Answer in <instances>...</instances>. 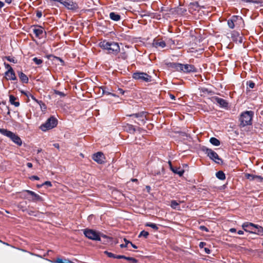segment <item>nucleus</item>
I'll list each match as a JSON object with an SVG mask.
<instances>
[{
	"instance_id": "obj_48",
	"label": "nucleus",
	"mask_w": 263,
	"mask_h": 263,
	"mask_svg": "<svg viewBox=\"0 0 263 263\" xmlns=\"http://www.w3.org/2000/svg\"><path fill=\"white\" fill-rule=\"evenodd\" d=\"M117 91L118 92V93L119 94H121L122 95H123L125 92L122 88H118Z\"/></svg>"
},
{
	"instance_id": "obj_25",
	"label": "nucleus",
	"mask_w": 263,
	"mask_h": 263,
	"mask_svg": "<svg viewBox=\"0 0 263 263\" xmlns=\"http://www.w3.org/2000/svg\"><path fill=\"white\" fill-rule=\"evenodd\" d=\"M17 99V98L13 95H11L9 96V101L10 103L14 105L15 107H18L20 105V102L18 101H15Z\"/></svg>"
},
{
	"instance_id": "obj_7",
	"label": "nucleus",
	"mask_w": 263,
	"mask_h": 263,
	"mask_svg": "<svg viewBox=\"0 0 263 263\" xmlns=\"http://www.w3.org/2000/svg\"><path fill=\"white\" fill-rule=\"evenodd\" d=\"M133 79L145 82H150L152 81V76L143 72H136L133 74Z\"/></svg>"
},
{
	"instance_id": "obj_61",
	"label": "nucleus",
	"mask_w": 263,
	"mask_h": 263,
	"mask_svg": "<svg viewBox=\"0 0 263 263\" xmlns=\"http://www.w3.org/2000/svg\"><path fill=\"white\" fill-rule=\"evenodd\" d=\"M101 237L105 238H108V237H107L106 235L100 233V238Z\"/></svg>"
},
{
	"instance_id": "obj_15",
	"label": "nucleus",
	"mask_w": 263,
	"mask_h": 263,
	"mask_svg": "<svg viewBox=\"0 0 263 263\" xmlns=\"http://www.w3.org/2000/svg\"><path fill=\"white\" fill-rule=\"evenodd\" d=\"M92 159L99 164H102L104 162V156L102 152H98L93 155Z\"/></svg>"
},
{
	"instance_id": "obj_43",
	"label": "nucleus",
	"mask_w": 263,
	"mask_h": 263,
	"mask_svg": "<svg viewBox=\"0 0 263 263\" xmlns=\"http://www.w3.org/2000/svg\"><path fill=\"white\" fill-rule=\"evenodd\" d=\"M104 253L106 254L108 257L116 258V254L111 252H109L107 251H105L104 252Z\"/></svg>"
},
{
	"instance_id": "obj_56",
	"label": "nucleus",
	"mask_w": 263,
	"mask_h": 263,
	"mask_svg": "<svg viewBox=\"0 0 263 263\" xmlns=\"http://www.w3.org/2000/svg\"><path fill=\"white\" fill-rule=\"evenodd\" d=\"M26 165L29 168H32V164L31 163H30V162L27 163Z\"/></svg>"
},
{
	"instance_id": "obj_60",
	"label": "nucleus",
	"mask_w": 263,
	"mask_h": 263,
	"mask_svg": "<svg viewBox=\"0 0 263 263\" xmlns=\"http://www.w3.org/2000/svg\"><path fill=\"white\" fill-rule=\"evenodd\" d=\"M170 97L172 100H175V96L173 94H170Z\"/></svg>"
},
{
	"instance_id": "obj_51",
	"label": "nucleus",
	"mask_w": 263,
	"mask_h": 263,
	"mask_svg": "<svg viewBox=\"0 0 263 263\" xmlns=\"http://www.w3.org/2000/svg\"><path fill=\"white\" fill-rule=\"evenodd\" d=\"M4 65L6 68L8 69H10V68H12L11 66L8 63H6V62L4 63Z\"/></svg>"
},
{
	"instance_id": "obj_64",
	"label": "nucleus",
	"mask_w": 263,
	"mask_h": 263,
	"mask_svg": "<svg viewBox=\"0 0 263 263\" xmlns=\"http://www.w3.org/2000/svg\"><path fill=\"white\" fill-rule=\"evenodd\" d=\"M237 233L239 234V235H242L243 234V231H241V230H239L238 232H237Z\"/></svg>"
},
{
	"instance_id": "obj_63",
	"label": "nucleus",
	"mask_w": 263,
	"mask_h": 263,
	"mask_svg": "<svg viewBox=\"0 0 263 263\" xmlns=\"http://www.w3.org/2000/svg\"><path fill=\"white\" fill-rule=\"evenodd\" d=\"M12 0H5V3L8 4H10L12 3Z\"/></svg>"
},
{
	"instance_id": "obj_39",
	"label": "nucleus",
	"mask_w": 263,
	"mask_h": 263,
	"mask_svg": "<svg viewBox=\"0 0 263 263\" xmlns=\"http://www.w3.org/2000/svg\"><path fill=\"white\" fill-rule=\"evenodd\" d=\"M246 84L250 88H254L255 86V84L251 80L247 81Z\"/></svg>"
},
{
	"instance_id": "obj_18",
	"label": "nucleus",
	"mask_w": 263,
	"mask_h": 263,
	"mask_svg": "<svg viewBox=\"0 0 263 263\" xmlns=\"http://www.w3.org/2000/svg\"><path fill=\"white\" fill-rule=\"evenodd\" d=\"M5 75L6 79L8 80H17L16 77L12 68H10V69H8L6 71Z\"/></svg>"
},
{
	"instance_id": "obj_26",
	"label": "nucleus",
	"mask_w": 263,
	"mask_h": 263,
	"mask_svg": "<svg viewBox=\"0 0 263 263\" xmlns=\"http://www.w3.org/2000/svg\"><path fill=\"white\" fill-rule=\"evenodd\" d=\"M125 130L130 134H134L136 130L134 126L132 124H127L124 127Z\"/></svg>"
},
{
	"instance_id": "obj_41",
	"label": "nucleus",
	"mask_w": 263,
	"mask_h": 263,
	"mask_svg": "<svg viewBox=\"0 0 263 263\" xmlns=\"http://www.w3.org/2000/svg\"><path fill=\"white\" fill-rule=\"evenodd\" d=\"M247 2H252L253 3L257 4H260V6H263V0H255V1L248 0V1H247Z\"/></svg>"
},
{
	"instance_id": "obj_6",
	"label": "nucleus",
	"mask_w": 263,
	"mask_h": 263,
	"mask_svg": "<svg viewBox=\"0 0 263 263\" xmlns=\"http://www.w3.org/2000/svg\"><path fill=\"white\" fill-rule=\"evenodd\" d=\"M84 234L89 239L100 241V232L92 229H86L84 230Z\"/></svg>"
},
{
	"instance_id": "obj_30",
	"label": "nucleus",
	"mask_w": 263,
	"mask_h": 263,
	"mask_svg": "<svg viewBox=\"0 0 263 263\" xmlns=\"http://www.w3.org/2000/svg\"><path fill=\"white\" fill-rule=\"evenodd\" d=\"M101 88L102 90V93L103 95H111V96H114V97H116V95L115 94L112 93L110 92L108 90V89L107 88V87L106 86H102L101 87Z\"/></svg>"
},
{
	"instance_id": "obj_28",
	"label": "nucleus",
	"mask_w": 263,
	"mask_h": 263,
	"mask_svg": "<svg viewBox=\"0 0 263 263\" xmlns=\"http://www.w3.org/2000/svg\"><path fill=\"white\" fill-rule=\"evenodd\" d=\"M216 176L221 180H223L226 178L225 174L222 171L217 172L216 174Z\"/></svg>"
},
{
	"instance_id": "obj_57",
	"label": "nucleus",
	"mask_w": 263,
	"mask_h": 263,
	"mask_svg": "<svg viewBox=\"0 0 263 263\" xmlns=\"http://www.w3.org/2000/svg\"><path fill=\"white\" fill-rule=\"evenodd\" d=\"M122 54H123V55L122 57V58L124 59V60L127 59V55L126 54V53L124 52V53H123Z\"/></svg>"
},
{
	"instance_id": "obj_32",
	"label": "nucleus",
	"mask_w": 263,
	"mask_h": 263,
	"mask_svg": "<svg viewBox=\"0 0 263 263\" xmlns=\"http://www.w3.org/2000/svg\"><path fill=\"white\" fill-rule=\"evenodd\" d=\"M171 206L174 209L180 210L179 203H178L176 200L171 201Z\"/></svg>"
},
{
	"instance_id": "obj_14",
	"label": "nucleus",
	"mask_w": 263,
	"mask_h": 263,
	"mask_svg": "<svg viewBox=\"0 0 263 263\" xmlns=\"http://www.w3.org/2000/svg\"><path fill=\"white\" fill-rule=\"evenodd\" d=\"M181 71L185 73L196 72L197 68L193 65L191 64H182L181 66Z\"/></svg>"
},
{
	"instance_id": "obj_23",
	"label": "nucleus",
	"mask_w": 263,
	"mask_h": 263,
	"mask_svg": "<svg viewBox=\"0 0 263 263\" xmlns=\"http://www.w3.org/2000/svg\"><path fill=\"white\" fill-rule=\"evenodd\" d=\"M168 65H169L170 67L174 68L177 71H181V69H182V64L177 63H170L168 64Z\"/></svg>"
},
{
	"instance_id": "obj_42",
	"label": "nucleus",
	"mask_w": 263,
	"mask_h": 263,
	"mask_svg": "<svg viewBox=\"0 0 263 263\" xmlns=\"http://www.w3.org/2000/svg\"><path fill=\"white\" fill-rule=\"evenodd\" d=\"M125 259L130 261L132 263H137L138 260L135 259V258L132 257H125Z\"/></svg>"
},
{
	"instance_id": "obj_50",
	"label": "nucleus",
	"mask_w": 263,
	"mask_h": 263,
	"mask_svg": "<svg viewBox=\"0 0 263 263\" xmlns=\"http://www.w3.org/2000/svg\"><path fill=\"white\" fill-rule=\"evenodd\" d=\"M30 179L31 180H38L40 179L39 177L37 176H35V175H33V176H32Z\"/></svg>"
},
{
	"instance_id": "obj_31",
	"label": "nucleus",
	"mask_w": 263,
	"mask_h": 263,
	"mask_svg": "<svg viewBox=\"0 0 263 263\" xmlns=\"http://www.w3.org/2000/svg\"><path fill=\"white\" fill-rule=\"evenodd\" d=\"M51 57H52L53 59H55L61 63V65L64 66L65 65L64 61L60 57H56L55 55H53L52 54H50L47 56L48 59H50Z\"/></svg>"
},
{
	"instance_id": "obj_4",
	"label": "nucleus",
	"mask_w": 263,
	"mask_h": 263,
	"mask_svg": "<svg viewBox=\"0 0 263 263\" xmlns=\"http://www.w3.org/2000/svg\"><path fill=\"white\" fill-rule=\"evenodd\" d=\"M0 133L4 136L9 138L14 143L18 146L22 144V141L20 137L14 133L5 128H0Z\"/></svg>"
},
{
	"instance_id": "obj_58",
	"label": "nucleus",
	"mask_w": 263,
	"mask_h": 263,
	"mask_svg": "<svg viewBox=\"0 0 263 263\" xmlns=\"http://www.w3.org/2000/svg\"><path fill=\"white\" fill-rule=\"evenodd\" d=\"M53 146L58 149H59L60 148V145H59V143H54L53 144Z\"/></svg>"
},
{
	"instance_id": "obj_8",
	"label": "nucleus",
	"mask_w": 263,
	"mask_h": 263,
	"mask_svg": "<svg viewBox=\"0 0 263 263\" xmlns=\"http://www.w3.org/2000/svg\"><path fill=\"white\" fill-rule=\"evenodd\" d=\"M248 225H250L252 227L257 229V231H249L250 233L255 234L259 235H263V227L253 223L252 222H246L243 223L242 225V228H245L247 227Z\"/></svg>"
},
{
	"instance_id": "obj_5",
	"label": "nucleus",
	"mask_w": 263,
	"mask_h": 263,
	"mask_svg": "<svg viewBox=\"0 0 263 263\" xmlns=\"http://www.w3.org/2000/svg\"><path fill=\"white\" fill-rule=\"evenodd\" d=\"M58 121L56 118L51 116L45 123L42 124L40 128L43 132H46L57 126Z\"/></svg>"
},
{
	"instance_id": "obj_54",
	"label": "nucleus",
	"mask_w": 263,
	"mask_h": 263,
	"mask_svg": "<svg viewBox=\"0 0 263 263\" xmlns=\"http://www.w3.org/2000/svg\"><path fill=\"white\" fill-rule=\"evenodd\" d=\"M204 251L206 254H210L211 253V250L208 248H205Z\"/></svg>"
},
{
	"instance_id": "obj_38",
	"label": "nucleus",
	"mask_w": 263,
	"mask_h": 263,
	"mask_svg": "<svg viewBox=\"0 0 263 263\" xmlns=\"http://www.w3.org/2000/svg\"><path fill=\"white\" fill-rule=\"evenodd\" d=\"M32 61L36 64V65H40L43 63V61L42 59H38L36 57L32 59Z\"/></svg>"
},
{
	"instance_id": "obj_19",
	"label": "nucleus",
	"mask_w": 263,
	"mask_h": 263,
	"mask_svg": "<svg viewBox=\"0 0 263 263\" xmlns=\"http://www.w3.org/2000/svg\"><path fill=\"white\" fill-rule=\"evenodd\" d=\"M171 169L173 173L179 175V176H182L184 172V171L181 167H173L171 163L170 162Z\"/></svg>"
},
{
	"instance_id": "obj_35",
	"label": "nucleus",
	"mask_w": 263,
	"mask_h": 263,
	"mask_svg": "<svg viewBox=\"0 0 263 263\" xmlns=\"http://www.w3.org/2000/svg\"><path fill=\"white\" fill-rule=\"evenodd\" d=\"M148 235L149 233L148 232L143 230L140 233L138 237H140L143 236L144 238H146L148 237Z\"/></svg>"
},
{
	"instance_id": "obj_21",
	"label": "nucleus",
	"mask_w": 263,
	"mask_h": 263,
	"mask_svg": "<svg viewBox=\"0 0 263 263\" xmlns=\"http://www.w3.org/2000/svg\"><path fill=\"white\" fill-rule=\"evenodd\" d=\"M245 176L246 179L250 181H253L255 180V178H259L260 180L262 179V177L261 176L255 175L249 173H246Z\"/></svg>"
},
{
	"instance_id": "obj_47",
	"label": "nucleus",
	"mask_w": 263,
	"mask_h": 263,
	"mask_svg": "<svg viewBox=\"0 0 263 263\" xmlns=\"http://www.w3.org/2000/svg\"><path fill=\"white\" fill-rule=\"evenodd\" d=\"M36 16L38 18H41L42 16V12L41 11L37 10L36 11Z\"/></svg>"
},
{
	"instance_id": "obj_55",
	"label": "nucleus",
	"mask_w": 263,
	"mask_h": 263,
	"mask_svg": "<svg viewBox=\"0 0 263 263\" xmlns=\"http://www.w3.org/2000/svg\"><path fill=\"white\" fill-rule=\"evenodd\" d=\"M4 6H5V3L3 2L0 1V9H2V8H3L4 7Z\"/></svg>"
},
{
	"instance_id": "obj_49",
	"label": "nucleus",
	"mask_w": 263,
	"mask_h": 263,
	"mask_svg": "<svg viewBox=\"0 0 263 263\" xmlns=\"http://www.w3.org/2000/svg\"><path fill=\"white\" fill-rule=\"evenodd\" d=\"M125 256L121 255H116V258L117 259H125Z\"/></svg>"
},
{
	"instance_id": "obj_9",
	"label": "nucleus",
	"mask_w": 263,
	"mask_h": 263,
	"mask_svg": "<svg viewBox=\"0 0 263 263\" xmlns=\"http://www.w3.org/2000/svg\"><path fill=\"white\" fill-rule=\"evenodd\" d=\"M61 4L63 5L68 10L75 11L79 9L78 4L71 0H63Z\"/></svg>"
},
{
	"instance_id": "obj_27",
	"label": "nucleus",
	"mask_w": 263,
	"mask_h": 263,
	"mask_svg": "<svg viewBox=\"0 0 263 263\" xmlns=\"http://www.w3.org/2000/svg\"><path fill=\"white\" fill-rule=\"evenodd\" d=\"M231 37L234 41H237L238 40V37L240 39L239 40V42H241V37L239 36V33L237 31H234L232 32L231 34Z\"/></svg>"
},
{
	"instance_id": "obj_34",
	"label": "nucleus",
	"mask_w": 263,
	"mask_h": 263,
	"mask_svg": "<svg viewBox=\"0 0 263 263\" xmlns=\"http://www.w3.org/2000/svg\"><path fill=\"white\" fill-rule=\"evenodd\" d=\"M4 58L10 62H12L14 64L17 63V60L14 57H11L10 56H6L4 57Z\"/></svg>"
},
{
	"instance_id": "obj_16",
	"label": "nucleus",
	"mask_w": 263,
	"mask_h": 263,
	"mask_svg": "<svg viewBox=\"0 0 263 263\" xmlns=\"http://www.w3.org/2000/svg\"><path fill=\"white\" fill-rule=\"evenodd\" d=\"M213 99L214 100L215 102L218 103L221 107L224 108H227L228 107L229 103L226 100L218 97H214Z\"/></svg>"
},
{
	"instance_id": "obj_36",
	"label": "nucleus",
	"mask_w": 263,
	"mask_h": 263,
	"mask_svg": "<svg viewBox=\"0 0 263 263\" xmlns=\"http://www.w3.org/2000/svg\"><path fill=\"white\" fill-rule=\"evenodd\" d=\"M39 103L40 104L39 105L40 106L41 109L42 111H45L47 109L46 104L42 101H40Z\"/></svg>"
},
{
	"instance_id": "obj_37",
	"label": "nucleus",
	"mask_w": 263,
	"mask_h": 263,
	"mask_svg": "<svg viewBox=\"0 0 263 263\" xmlns=\"http://www.w3.org/2000/svg\"><path fill=\"white\" fill-rule=\"evenodd\" d=\"M69 259H63L60 258H57V259L54 261V262L55 263H68L67 261H68Z\"/></svg>"
},
{
	"instance_id": "obj_20",
	"label": "nucleus",
	"mask_w": 263,
	"mask_h": 263,
	"mask_svg": "<svg viewBox=\"0 0 263 263\" xmlns=\"http://www.w3.org/2000/svg\"><path fill=\"white\" fill-rule=\"evenodd\" d=\"M18 77L21 81V82L23 83H28V78L27 76L22 71H18Z\"/></svg>"
},
{
	"instance_id": "obj_17",
	"label": "nucleus",
	"mask_w": 263,
	"mask_h": 263,
	"mask_svg": "<svg viewBox=\"0 0 263 263\" xmlns=\"http://www.w3.org/2000/svg\"><path fill=\"white\" fill-rule=\"evenodd\" d=\"M23 192H26L29 195H31L32 197V200L34 202L43 201V198L41 196L32 191L26 190H24Z\"/></svg>"
},
{
	"instance_id": "obj_22",
	"label": "nucleus",
	"mask_w": 263,
	"mask_h": 263,
	"mask_svg": "<svg viewBox=\"0 0 263 263\" xmlns=\"http://www.w3.org/2000/svg\"><path fill=\"white\" fill-rule=\"evenodd\" d=\"M109 18L112 21L118 22L121 20V16L116 12H111L109 13Z\"/></svg>"
},
{
	"instance_id": "obj_1",
	"label": "nucleus",
	"mask_w": 263,
	"mask_h": 263,
	"mask_svg": "<svg viewBox=\"0 0 263 263\" xmlns=\"http://www.w3.org/2000/svg\"><path fill=\"white\" fill-rule=\"evenodd\" d=\"M99 46L103 49L106 50L108 53L115 55H117L120 50V46L118 43L108 42L105 40L100 42Z\"/></svg>"
},
{
	"instance_id": "obj_13",
	"label": "nucleus",
	"mask_w": 263,
	"mask_h": 263,
	"mask_svg": "<svg viewBox=\"0 0 263 263\" xmlns=\"http://www.w3.org/2000/svg\"><path fill=\"white\" fill-rule=\"evenodd\" d=\"M146 112L141 111L140 112L129 115H128V116L134 117L137 118H140V121L142 122L143 124H144L146 123V120H147L146 118Z\"/></svg>"
},
{
	"instance_id": "obj_24",
	"label": "nucleus",
	"mask_w": 263,
	"mask_h": 263,
	"mask_svg": "<svg viewBox=\"0 0 263 263\" xmlns=\"http://www.w3.org/2000/svg\"><path fill=\"white\" fill-rule=\"evenodd\" d=\"M33 32L35 34L36 37L40 39L42 37L41 35L43 33V29L40 26L39 28H34L33 29Z\"/></svg>"
},
{
	"instance_id": "obj_45",
	"label": "nucleus",
	"mask_w": 263,
	"mask_h": 263,
	"mask_svg": "<svg viewBox=\"0 0 263 263\" xmlns=\"http://www.w3.org/2000/svg\"><path fill=\"white\" fill-rule=\"evenodd\" d=\"M199 229L200 230H202V231H203L205 232H209V229L205 226H200Z\"/></svg>"
},
{
	"instance_id": "obj_44",
	"label": "nucleus",
	"mask_w": 263,
	"mask_h": 263,
	"mask_svg": "<svg viewBox=\"0 0 263 263\" xmlns=\"http://www.w3.org/2000/svg\"><path fill=\"white\" fill-rule=\"evenodd\" d=\"M54 93L57 95H59L61 97H64L66 96V95L62 92V91H60L59 90H54Z\"/></svg>"
},
{
	"instance_id": "obj_52",
	"label": "nucleus",
	"mask_w": 263,
	"mask_h": 263,
	"mask_svg": "<svg viewBox=\"0 0 263 263\" xmlns=\"http://www.w3.org/2000/svg\"><path fill=\"white\" fill-rule=\"evenodd\" d=\"M205 245H206L205 242H200V243H199V247L200 248H202L204 247V246H205Z\"/></svg>"
},
{
	"instance_id": "obj_40",
	"label": "nucleus",
	"mask_w": 263,
	"mask_h": 263,
	"mask_svg": "<svg viewBox=\"0 0 263 263\" xmlns=\"http://www.w3.org/2000/svg\"><path fill=\"white\" fill-rule=\"evenodd\" d=\"M124 241L125 242V244H121L120 245V248H125V247H127V245L131 243V241H130L129 240H128L126 238H124Z\"/></svg>"
},
{
	"instance_id": "obj_12",
	"label": "nucleus",
	"mask_w": 263,
	"mask_h": 263,
	"mask_svg": "<svg viewBox=\"0 0 263 263\" xmlns=\"http://www.w3.org/2000/svg\"><path fill=\"white\" fill-rule=\"evenodd\" d=\"M152 46L156 48H163L166 46V43L161 39L155 38L153 40Z\"/></svg>"
},
{
	"instance_id": "obj_62",
	"label": "nucleus",
	"mask_w": 263,
	"mask_h": 263,
	"mask_svg": "<svg viewBox=\"0 0 263 263\" xmlns=\"http://www.w3.org/2000/svg\"><path fill=\"white\" fill-rule=\"evenodd\" d=\"M230 232L232 233H234L236 232V230L235 228H231L230 229Z\"/></svg>"
},
{
	"instance_id": "obj_3",
	"label": "nucleus",
	"mask_w": 263,
	"mask_h": 263,
	"mask_svg": "<svg viewBox=\"0 0 263 263\" xmlns=\"http://www.w3.org/2000/svg\"><path fill=\"white\" fill-rule=\"evenodd\" d=\"M201 150L210 159L214 161L216 163L222 164L223 160L220 158L218 155L212 149L209 148L205 146H202Z\"/></svg>"
},
{
	"instance_id": "obj_10",
	"label": "nucleus",
	"mask_w": 263,
	"mask_h": 263,
	"mask_svg": "<svg viewBox=\"0 0 263 263\" xmlns=\"http://www.w3.org/2000/svg\"><path fill=\"white\" fill-rule=\"evenodd\" d=\"M164 167L162 164H157L156 166H155L153 170H152L151 174L155 176H161L164 174Z\"/></svg>"
},
{
	"instance_id": "obj_33",
	"label": "nucleus",
	"mask_w": 263,
	"mask_h": 263,
	"mask_svg": "<svg viewBox=\"0 0 263 263\" xmlns=\"http://www.w3.org/2000/svg\"><path fill=\"white\" fill-rule=\"evenodd\" d=\"M146 227H149L155 230V231H157L158 230V227L156 224L151 222H147L145 224Z\"/></svg>"
},
{
	"instance_id": "obj_46",
	"label": "nucleus",
	"mask_w": 263,
	"mask_h": 263,
	"mask_svg": "<svg viewBox=\"0 0 263 263\" xmlns=\"http://www.w3.org/2000/svg\"><path fill=\"white\" fill-rule=\"evenodd\" d=\"M43 185H47V186H52L51 182L49 181H46L43 183Z\"/></svg>"
},
{
	"instance_id": "obj_59",
	"label": "nucleus",
	"mask_w": 263,
	"mask_h": 263,
	"mask_svg": "<svg viewBox=\"0 0 263 263\" xmlns=\"http://www.w3.org/2000/svg\"><path fill=\"white\" fill-rule=\"evenodd\" d=\"M168 43H170L172 45H175V41L174 40H172V39H170L168 41Z\"/></svg>"
},
{
	"instance_id": "obj_11",
	"label": "nucleus",
	"mask_w": 263,
	"mask_h": 263,
	"mask_svg": "<svg viewBox=\"0 0 263 263\" xmlns=\"http://www.w3.org/2000/svg\"><path fill=\"white\" fill-rule=\"evenodd\" d=\"M241 17L238 15H233L228 20V25L231 29L234 28L237 22L238 21H241Z\"/></svg>"
},
{
	"instance_id": "obj_29",
	"label": "nucleus",
	"mask_w": 263,
	"mask_h": 263,
	"mask_svg": "<svg viewBox=\"0 0 263 263\" xmlns=\"http://www.w3.org/2000/svg\"><path fill=\"white\" fill-rule=\"evenodd\" d=\"M210 143L214 146H219L220 144V141L215 137H212L210 139Z\"/></svg>"
},
{
	"instance_id": "obj_2",
	"label": "nucleus",
	"mask_w": 263,
	"mask_h": 263,
	"mask_svg": "<svg viewBox=\"0 0 263 263\" xmlns=\"http://www.w3.org/2000/svg\"><path fill=\"white\" fill-rule=\"evenodd\" d=\"M254 116L253 111H246L242 112L239 117L240 125L244 127L252 124V118Z\"/></svg>"
},
{
	"instance_id": "obj_53",
	"label": "nucleus",
	"mask_w": 263,
	"mask_h": 263,
	"mask_svg": "<svg viewBox=\"0 0 263 263\" xmlns=\"http://www.w3.org/2000/svg\"><path fill=\"white\" fill-rule=\"evenodd\" d=\"M251 227H252V226L250 225H248L247 227H245V228H243V229L245 231L249 232V231H250L249 230H248V229H249Z\"/></svg>"
}]
</instances>
